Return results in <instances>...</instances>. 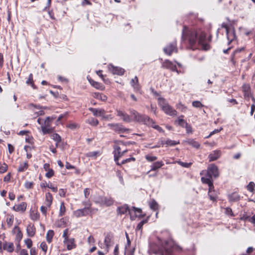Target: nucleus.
<instances>
[{
    "instance_id": "obj_1",
    "label": "nucleus",
    "mask_w": 255,
    "mask_h": 255,
    "mask_svg": "<svg viewBox=\"0 0 255 255\" xmlns=\"http://www.w3.org/2000/svg\"><path fill=\"white\" fill-rule=\"evenodd\" d=\"M211 35L207 38L206 32L200 28L186 25L183 27L182 39L189 49L195 50L200 47L201 50L208 51L211 48L208 42L211 41Z\"/></svg>"
},
{
    "instance_id": "obj_2",
    "label": "nucleus",
    "mask_w": 255,
    "mask_h": 255,
    "mask_svg": "<svg viewBox=\"0 0 255 255\" xmlns=\"http://www.w3.org/2000/svg\"><path fill=\"white\" fill-rule=\"evenodd\" d=\"M174 246V242L171 239L158 238L157 243L150 245V251L156 255H173Z\"/></svg>"
},
{
    "instance_id": "obj_3",
    "label": "nucleus",
    "mask_w": 255,
    "mask_h": 255,
    "mask_svg": "<svg viewBox=\"0 0 255 255\" xmlns=\"http://www.w3.org/2000/svg\"><path fill=\"white\" fill-rule=\"evenodd\" d=\"M130 114L134 121L142 123L147 126L151 127L159 132H164V131L162 128L158 125H156L155 121L148 116L140 114L134 110H130Z\"/></svg>"
},
{
    "instance_id": "obj_4",
    "label": "nucleus",
    "mask_w": 255,
    "mask_h": 255,
    "mask_svg": "<svg viewBox=\"0 0 255 255\" xmlns=\"http://www.w3.org/2000/svg\"><path fill=\"white\" fill-rule=\"evenodd\" d=\"M200 175L202 176L201 181L203 183V179L209 180L213 183V180L212 177L217 178L219 176V173L218 168L214 164H210L207 170H203L200 172Z\"/></svg>"
},
{
    "instance_id": "obj_5",
    "label": "nucleus",
    "mask_w": 255,
    "mask_h": 255,
    "mask_svg": "<svg viewBox=\"0 0 255 255\" xmlns=\"http://www.w3.org/2000/svg\"><path fill=\"white\" fill-rule=\"evenodd\" d=\"M53 120L54 118L52 117H47L45 119L38 118L37 123L40 125L41 131L44 135L53 132L54 128L51 126Z\"/></svg>"
},
{
    "instance_id": "obj_6",
    "label": "nucleus",
    "mask_w": 255,
    "mask_h": 255,
    "mask_svg": "<svg viewBox=\"0 0 255 255\" xmlns=\"http://www.w3.org/2000/svg\"><path fill=\"white\" fill-rule=\"evenodd\" d=\"M158 103L162 110L167 115L174 117L177 116V112L174 109L172 106L167 102L165 99L163 98H158Z\"/></svg>"
},
{
    "instance_id": "obj_7",
    "label": "nucleus",
    "mask_w": 255,
    "mask_h": 255,
    "mask_svg": "<svg viewBox=\"0 0 255 255\" xmlns=\"http://www.w3.org/2000/svg\"><path fill=\"white\" fill-rule=\"evenodd\" d=\"M69 229H66L63 231L62 237L64 238L63 243L66 246L68 250L75 249L77 247L75 240L73 238H69Z\"/></svg>"
},
{
    "instance_id": "obj_8",
    "label": "nucleus",
    "mask_w": 255,
    "mask_h": 255,
    "mask_svg": "<svg viewBox=\"0 0 255 255\" xmlns=\"http://www.w3.org/2000/svg\"><path fill=\"white\" fill-rule=\"evenodd\" d=\"M98 211V209L93 208L90 207H85L84 208L78 209L74 211V215L77 217L79 218L83 216H86L89 215L92 216V215L96 213Z\"/></svg>"
},
{
    "instance_id": "obj_9",
    "label": "nucleus",
    "mask_w": 255,
    "mask_h": 255,
    "mask_svg": "<svg viewBox=\"0 0 255 255\" xmlns=\"http://www.w3.org/2000/svg\"><path fill=\"white\" fill-rule=\"evenodd\" d=\"M96 203L101 206L110 207L114 205L115 200L111 196H100Z\"/></svg>"
},
{
    "instance_id": "obj_10",
    "label": "nucleus",
    "mask_w": 255,
    "mask_h": 255,
    "mask_svg": "<svg viewBox=\"0 0 255 255\" xmlns=\"http://www.w3.org/2000/svg\"><path fill=\"white\" fill-rule=\"evenodd\" d=\"M203 183L206 184L209 186L208 195L210 199L213 202H216L218 198L217 192L214 190V186L213 183L209 180L203 179Z\"/></svg>"
},
{
    "instance_id": "obj_11",
    "label": "nucleus",
    "mask_w": 255,
    "mask_h": 255,
    "mask_svg": "<svg viewBox=\"0 0 255 255\" xmlns=\"http://www.w3.org/2000/svg\"><path fill=\"white\" fill-rule=\"evenodd\" d=\"M245 49L244 47L237 48L232 54L231 57V62L233 65L235 66L237 63V60L240 58L243 57L245 55Z\"/></svg>"
},
{
    "instance_id": "obj_12",
    "label": "nucleus",
    "mask_w": 255,
    "mask_h": 255,
    "mask_svg": "<svg viewBox=\"0 0 255 255\" xmlns=\"http://www.w3.org/2000/svg\"><path fill=\"white\" fill-rule=\"evenodd\" d=\"M108 126L119 133L128 132L130 130L129 129L125 128L122 125L119 124H109Z\"/></svg>"
},
{
    "instance_id": "obj_13",
    "label": "nucleus",
    "mask_w": 255,
    "mask_h": 255,
    "mask_svg": "<svg viewBox=\"0 0 255 255\" xmlns=\"http://www.w3.org/2000/svg\"><path fill=\"white\" fill-rule=\"evenodd\" d=\"M104 244L106 246L107 253H108L110 247L114 244V235L113 233L109 232L105 235Z\"/></svg>"
},
{
    "instance_id": "obj_14",
    "label": "nucleus",
    "mask_w": 255,
    "mask_h": 255,
    "mask_svg": "<svg viewBox=\"0 0 255 255\" xmlns=\"http://www.w3.org/2000/svg\"><path fill=\"white\" fill-rule=\"evenodd\" d=\"M129 214L131 220H134L136 217L143 218L145 216V214H142L141 209L135 208V207H133L130 209V211H129Z\"/></svg>"
},
{
    "instance_id": "obj_15",
    "label": "nucleus",
    "mask_w": 255,
    "mask_h": 255,
    "mask_svg": "<svg viewBox=\"0 0 255 255\" xmlns=\"http://www.w3.org/2000/svg\"><path fill=\"white\" fill-rule=\"evenodd\" d=\"M164 52L166 54L170 56L173 52H177V42L174 41L168 44L163 49Z\"/></svg>"
},
{
    "instance_id": "obj_16",
    "label": "nucleus",
    "mask_w": 255,
    "mask_h": 255,
    "mask_svg": "<svg viewBox=\"0 0 255 255\" xmlns=\"http://www.w3.org/2000/svg\"><path fill=\"white\" fill-rule=\"evenodd\" d=\"M242 91L244 94L245 100L249 101L252 93L251 88L249 84H244L242 86Z\"/></svg>"
},
{
    "instance_id": "obj_17",
    "label": "nucleus",
    "mask_w": 255,
    "mask_h": 255,
    "mask_svg": "<svg viewBox=\"0 0 255 255\" xmlns=\"http://www.w3.org/2000/svg\"><path fill=\"white\" fill-rule=\"evenodd\" d=\"M27 206V203L25 202H22L19 204L14 205L12 209L15 212L23 213L26 210Z\"/></svg>"
},
{
    "instance_id": "obj_18",
    "label": "nucleus",
    "mask_w": 255,
    "mask_h": 255,
    "mask_svg": "<svg viewBox=\"0 0 255 255\" xmlns=\"http://www.w3.org/2000/svg\"><path fill=\"white\" fill-rule=\"evenodd\" d=\"M12 234L15 235V241L20 242L23 237V234L18 226H15L12 230Z\"/></svg>"
},
{
    "instance_id": "obj_19",
    "label": "nucleus",
    "mask_w": 255,
    "mask_h": 255,
    "mask_svg": "<svg viewBox=\"0 0 255 255\" xmlns=\"http://www.w3.org/2000/svg\"><path fill=\"white\" fill-rule=\"evenodd\" d=\"M109 71L114 75H123L124 74L125 70L119 67H116L112 64L108 66Z\"/></svg>"
},
{
    "instance_id": "obj_20",
    "label": "nucleus",
    "mask_w": 255,
    "mask_h": 255,
    "mask_svg": "<svg viewBox=\"0 0 255 255\" xmlns=\"http://www.w3.org/2000/svg\"><path fill=\"white\" fill-rule=\"evenodd\" d=\"M26 234L29 237H33L36 233V229L34 224L30 223L26 227Z\"/></svg>"
},
{
    "instance_id": "obj_21",
    "label": "nucleus",
    "mask_w": 255,
    "mask_h": 255,
    "mask_svg": "<svg viewBox=\"0 0 255 255\" xmlns=\"http://www.w3.org/2000/svg\"><path fill=\"white\" fill-rule=\"evenodd\" d=\"M130 84L135 92H140L141 86L139 84L138 79L137 76H135L134 78L130 80Z\"/></svg>"
},
{
    "instance_id": "obj_22",
    "label": "nucleus",
    "mask_w": 255,
    "mask_h": 255,
    "mask_svg": "<svg viewBox=\"0 0 255 255\" xmlns=\"http://www.w3.org/2000/svg\"><path fill=\"white\" fill-rule=\"evenodd\" d=\"M162 67L165 69H170L172 71H176L177 67L171 61L165 60L162 63Z\"/></svg>"
},
{
    "instance_id": "obj_23",
    "label": "nucleus",
    "mask_w": 255,
    "mask_h": 255,
    "mask_svg": "<svg viewBox=\"0 0 255 255\" xmlns=\"http://www.w3.org/2000/svg\"><path fill=\"white\" fill-rule=\"evenodd\" d=\"M116 112L117 116L121 117L124 122L129 123L131 121L129 116L125 111L117 109Z\"/></svg>"
},
{
    "instance_id": "obj_24",
    "label": "nucleus",
    "mask_w": 255,
    "mask_h": 255,
    "mask_svg": "<svg viewBox=\"0 0 255 255\" xmlns=\"http://www.w3.org/2000/svg\"><path fill=\"white\" fill-rule=\"evenodd\" d=\"M221 155V151L219 150H215L210 153L208 156L209 162L217 160Z\"/></svg>"
},
{
    "instance_id": "obj_25",
    "label": "nucleus",
    "mask_w": 255,
    "mask_h": 255,
    "mask_svg": "<svg viewBox=\"0 0 255 255\" xmlns=\"http://www.w3.org/2000/svg\"><path fill=\"white\" fill-rule=\"evenodd\" d=\"M87 79L90 84L93 87L100 90H104L105 89V86L102 83L95 81L91 77H88Z\"/></svg>"
},
{
    "instance_id": "obj_26",
    "label": "nucleus",
    "mask_w": 255,
    "mask_h": 255,
    "mask_svg": "<svg viewBox=\"0 0 255 255\" xmlns=\"http://www.w3.org/2000/svg\"><path fill=\"white\" fill-rule=\"evenodd\" d=\"M106 112L103 109L99 108L97 117H102L103 120H110L113 119L111 115H106Z\"/></svg>"
},
{
    "instance_id": "obj_27",
    "label": "nucleus",
    "mask_w": 255,
    "mask_h": 255,
    "mask_svg": "<svg viewBox=\"0 0 255 255\" xmlns=\"http://www.w3.org/2000/svg\"><path fill=\"white\" fill-rule=\"evenodd\" d=\"M43 169L47 171L45 173V176L47 178H51L54 175V171L52 168H50L49 163H45L43 165Z\"/></svg>"
},
{
    "instance_id": "obj_28",
    "label": "nucleus",
    "mask_w": 255,
    "mask_h": 255,
    "mask_svg": "<svg viewBox=\"0 0 255 255\" xmlns=\"http://www.w3.org/2000/svg\"><path fill=\"white\" fill-rule=\"evenodd\" d=\"M228 200L230 202L239 201L241 199V196L237 192H234L228 196Z\"/></svg>"
},
{
    "instance_id": "obj_29",
    "label": "nucleus",
    "mask_w": 255,
    "mask_h": 255,
    "mask_svg": "<svg viewBox=\"0 0 255 255\" xmlns=\"http://www.w3.org/2000/svg\"><path fill=\"white\" fill-rule=\"evenodd\" d=\"M3 249L8 253H11L14 251L13 243L11 242H4L2 246Z\"/></svg>"
},
{
    "instance_id": "obj_30",
    "label": "nucleus",
    "mask_w": 255,
    "mask_h": 255,
    "mask_svg": "<svg viewBox=\"0 0 255 255\" xmlns=\"http://www.w3.org/2000/svg\"><path fill=\"white\" fill-rule=\"evenodd\" d=\"M29 217L31 220L36 221L40 219V214L37 209H31L29 212Z\"/></svg>"
},
{
    "instance_id": "obj_31",
    "label": "nucleus",
    "mask_w": 255,
    "mask_h": 255,
    "mask_svg": "<svg viewBox=\"0 0 255 255\" xmlns=\"http://www.w3.org/2000/svg\"><path fill=\"white\" fill-rule=\"evenodd\" d=\"M121 145H126L127 143H125L123 141H120L118 142L115 143L113 145L114 151L113 153L114 155L116 154H119L120 152H122V148L121 147Z\"/></svg>"
},
{
    "instance_id": "obj_32",
    "label": "nucleus",
    "mask_w": 255,
    "mask_h": 255,
    "mask_svg": "<svg viewBox=\"0 0 255 255\" xmlns=\"http://www.w3.org/2000/svg\"><path fill=\"white\" fill-rule=\"evenodd\" d=\"M29 165L27 161L21 162L17 168V171L18 173L25 172L29 167Z\"/></svg>"
},
{
    "instance_id": "obj_33",
    "label": "nucleus",
    "mask_w": 255,
    "mask_h": 255,
    "mask_svg": "<svg viewBox=\"0 0 255 255\" xmlns=\"http://www.w3.org/2000/svg\"><path fill=\"white\" fill-rule=\"evenodd\" d=\"M129 211H130V209H129L128 206L127 204L119 207L117 210L118 214L121 215H124L128 212L129 213Z\"/></svg>"
},
{
    "instance_id": "obj_34",
    "label": "nucleus",
    "mask_w": 255,
    "mask_h": 255,
    "mask_svg": "<svg viewBox=\"0 0 255 255\" xmlns=\"http://www.w3.org/2000/svg\"><path fill=\"white\" fill-rule=\"evenodd\" d=\"M164 165L162 161H157L154 162L151 166V169L147 173L151 171H156L158 169L160 168L162 166Z\"/></svg>"
},
{
    "instance_id": "obj_35",
    "label": "nucleus",
    "mask_w": 255,
    "mask_h": 255,
    "mask_svg": "<svg viewBox=\"0 0 255 255\" xmlns=\"http://www.w3.org/2000/svg\"><path fill=\"white\" fill-rule=\"evenodd\" d=\"M53 200V197L52 194L50 192H47L45 194V199L44 201V205L51 206Z\"/></svg>"
},
{
    "instance_id": "obj_36",
    "label": "nucleus",
    "mask_w": 255,
    "mask_h": 255,
    "mask_svg": "<svg viewBox=\"0 0 255 255\" xmlns=\"http://www.w3.org/2000/svg\"><path fill=\"white\" fill-rule=\"evenodd\" d=\"M128 151V149H124L122 152H120L119 154H116L114 155V161L117 165H120L119 159L122 158L124 155Z\"/></svg>"
},
{
    "instance_id": "obj_37",
    "label": "nucleus",
    "mask_w": 255,
    "mask_h": 255,
    "mask_svg": "<svg viewBox=\"0 0 255 255\" xmlns=\"http://www.w3.org/2000/svg\"><path fill=\"white\" fill-rule=\"evenodd\" d=\"M226 34H227V39L229 41L228 44H230L236 38V36L235 34V31L234 30H230L229 31H228V33H226Z\"/></svg>"
},
{
    "instance_id": "obj_38",
    "label": "nucleus",
    "mask_w": 255,
    "mask_h": 255,
    "mask_svg": "<svg viewBox=\"0 0 255 255\" xmlns=\"http://www.w3.org/2000/svg\"><path fill=\"white\" fill-rule=\"evenodd\" d=\"M26 84L27 85L30 86L33 89H37V87L34 84V82L33 80V76L32 73H30L29 76L27 80L26 81Z\"/></svg>"
},
{
    "instance_id": "obj_39",
    "label": "nucleus",
    "mask_w": 255,
    "mask_h": 255,
    "mask_svg": "<svg viewBox=\"0 0 255 255\" xmlns=\"http://www.w3.org/2000/svg\"><path fill=\"white\" fill-rule=\"evenodd\" d=\"M186 142L196 149H199L200 147V144L193 139H188Z\"/></svg>"
},
{
    "instance_id": "obj_40",
    "label": "nucleus",
    "mask_w": 255,
    "mask_h": 255,
    "mask_svg": "<svg viewBox=\"0 0 255 255\" xmlns=\"http://www.w3.org/2000/svg\"><path fill=\"white\" fill-rule=\"evenodd\" d=\"M54 236V232L53 230H49L47 231L46 235V239L47 242L50 244L52 242L53 238Z\"/></svg>"
},
{
    "instance_id": "obj_41",
    "label": "nucleus",
    "mask_w": 255,
    "mask_h": 255,
    "mask_svg": "<svg viewBox=\"0 0 255 255\" xmlns=\"http://www.w3.org/2000/svg\"><path fill=\"white\" fill-rule=\"evenodd\" d=\"M184 116L181 115L177 120H175V123H177L179 126L184 128L187 124V122L183 119Z\"/></svg>"
},
{
    "instance_id": "obj_42",
    "label": "nucleus",
    "mask_w": 255,
    "mask_h": 255,
    "mask_svg": "<svg viewBox=\"0 0 255 255\" xmlns=\"http://www.w3.org/2000/svg\"><path fill=\"white\" fill-rule=\"evenodd\" d=\"M101 153L99 151H95L92 152H89L86 153V156L87 157L93 158L96 159L98 156H100Z\"/></svg>"
},
{
    "instance_id": "obj_43",
    "label": "nucleus",
    "mask_w": 255,
    "mask_h": 255,
    "mask_svg": "<svg viewBox=\"0 0 255 255\" xmlns=\"http://www.w3.org/2000/svg\"><path fill=\"white\" fill-rule=\"evenodd\" d=\"M51 207L47 205H42L40 207V210L43 216L45 217L47 216V212L50 210Z\"/></svg>"
},
{
    "instance_id": "obj_44",
    "label": "nucleus",
    "mask_w": 255,
    "mask_h": 255,
    "mask_svg": "<svg viewBox=\"0 0 255 255\" xmlns=\"http://www.w3.org/2000/svg\"><path fill=\"white\" fill-rule=\"evenodd\" d=\"M86 123L92 126H97L99 124V121L94 118H90L86 121Z\"/></svg>"
},
{
    "instance_id": "obj_45",
    "label": "nucleus",
    "mask_w": 255,
    "mask_h": 255,
    "mask_svg": "<svg viewBox=\"0 0 255 255\" xmlns=\"http://www.w3.org/2000/svg\"><path fill=\"white\" fill-rule=\"evenodd\" d=\"M66 213V207L64 202H62L60 203V209L59 212V216L62 217L65 215Z\"/></svg>"
},
{
    "instance_id": "obj_46",
    "label": "nucleus",
    "mask_w": 255,
    "mask_h": 255,
    "mask_svg": "<svg viewBox=\"0 0 255 255\" xmlns=\"http://www.w3.org/2000/svg\"><path fill=\"white\" fill-rule=\"evenodd\" d=\"M94 97L102 101H105L107 100V97L105 95L98 92L95 93Z\"/></svg>"
},
{
    "instance_id": "obj_47",
    "label": "nucleus",
    "mask_w": 255,
    "mask_h": 255,
    "mask_svg": "<svg viewBox=\"0 0 255 255\" xmlns=\"http://www.w3.org/2000/svg\"><path fill=\"white\" fill-rule=\"evenodd\" d=\"M6 222L8 228L11 227L13 223V215H8L6 219Z\"/></svg>"
},
{
    "instance_id": "obj_48",
    "label": "nucleus",
    "mask_w": 255,
    "mask_h": 255,
    "mask_svg": "<svg viewBox=\"0 0 255 255\" xmlns=\"http://www.w3.org/2000/svg\"><path fill=\"white\" fill-rule=\"evenodd\" d=\"M149 216L147 217L146 219L143 220L141 221L140 222H139L136 226V231L142 230V227H143V225L145 224V223H147V222L149 220Z\"/></svg>"
},
{
    "instance_id": "obj_49",
    "label": "nucleus",
    "mask_w": 255,
    "mask_h": 255,
    "mask_svg": "<svg viewBox=\"0 0 255 255\" xmlns=\"http://www.w3.org/2000/svg\"><path fill=\"white\" fill-rule=\"evenodd\" d=\"M145 159L149 162H153L157 159L156 156L152 155L151 154H148L145 156Z\"/></svg>"
},
{
    "instance_id": "obj_50",
    "label": "nucleus",
    "mask_w": 255,
    "mask_h": 255,
    "mask_svg": "<svg viewBox=\"0 0 255 255\" xmlns=\"http://www.w3.org/2000/svg\"><path fill=\"white\" fill-rule=\"evenodd\" d=\"M8 169L7 165L4 163H0V173L2 174L5 173Z\"/></svg>"
},
{
    "instance_id": "obj_51",
    "label": "nucleus",
    "mask_w": 255,
    "mask_h": 255,
    "mask_svg": "<svg viewBox=\"0 0 255 255\" xmlns=\"http://www.w3.org/2000/svg\"><path fill=\"white\" fill-rule=\"evenodd\" d=\"M166 145L167 146H174V145H177V144H179L180 143V142L178 141H176L175 140H171V139H167V140H166Z\"/></svg>"
},
{
    "instance_id": "obj_52",
    "label": "nucleus",
    "mask_w": 255,
    "mask_h": 255,
    "mask_svg": "<svg viewBox=\"0 0 255 255\" xmlns=\"http://www.w3.org/2000/svg\"><path fill=\"white\" fill-rule=\"evenodd\" d=\"M255 184L254 182H250L249 183V184L247 186V190L252 193H254V192L255 191Z\"/></svg>"
},
{
    "instance_id": "obj_53",
    "label": "nucleus",
    "mask_w": 255,
    "mask_h": 255,
    "mask_svg": "<svg viewBox=\"0 0 255 255\" xmlns=\"http://www.w3.org/2000/svg\"><path fill=\"white\" fill-rule=\"evenodd\" d=\"M149 206L150 208L154 211H156L158 209V205L154 200H153L149 203Z\"/></svg>"
},
{
    "instance_id": "obj_54",
    "label": "nucleus",
    "mask_w": 255,
    "mask_h": 255,
    "mask_svg": "<svg viewBox=\"0 0 255 255\" xmlns=\"http://www.w3.org/2000/svg\"><path fill=\"white\" fill-rule=\"evenodd\" d=\"M39 248H40V249H41L42 250V251L43 252H44V255H45L46 253H47V250H48V246H47L46 242H41L40 244Z\"/></svg>"
},
{
    "instance_id": "obj_55",
    "label": "nucleus",
    "mask_w": 255,
    "mask_h": 255,
    "mask_svg": "<svg viewBox=\"0 0 255 255\" xmlns=\"http://www.w3.org/2000/svg\"><path fill=\"white\" fill-rule=\"evenodd\" d=\"M34 185L33 182L26 181L24 184V186L26 189H31L33 188Z\"/></svg>"
},
{
    "instance_id": "obj_56",
    "label": "nucleus",
    "mask_w": 255,
    "mask_h": 255,
    "mask_svg": "<svg viewBox=\"0 0 255 255\" xmlns=\"http://www.w3.org/2000/svg\"><path fill=\"white\" fill-rule=\"evenodd\" d=\"M135 161V158L133 157H131L130 158H127L126 159H124L122 161L121 163H120V165L121 166L122 164H125L127 163H128L130 162H134Z\"/></svg>"
},
{
    "instance_id": "obj_57",
    "label": "nucleus",
    "mask_w": 255,
    "mask_h": 255,
    "mask_svg": "<svg viewBox=\"0 0 255 255\" xmlns=\"http://www.w3.org/2000/svg\"><path fill=\"white\" fill-rule=\"evenodd\" d=\"M176 108L182 112H185L187 109V107L181 103H179L176 105Z\"/></svg>"
},
{
    "instance_id": "obj_58",
    "label": "nucleus",
    "mask_w": 255,
    "mask_h": 255,
    "mask_svg": "<svg viewBox=\"0 0 255 255\" xmlns=\"http://www.w3.org/2000/svg\"><path fill=\"white\" fill-rule=\"evenodd\" d=\"M176 162L180 165L182 166V167H186V168L190 167L191 166V165L192 164V163H191V162L187 163V162H182L181 161H176Z\"/></svg>"
},
{
    "instance_id": "obj_59",
    "label": "nucleus",
    "mask_w": 255,
    "mask_h": 255,
    "mask_svg": "<svg viewBox=\"0 0 255 255\" xmlns=\"http://www.w3.org/2000/svg\"><path fill=\"white\" fill-rule=\"evenodd\" d=\"M52 138L56 141L57 143H59L61 141V136L56 133H53L52 135Z\"/></svg>"
},
{
    "instance_id": "obj_60",
    "label": "nucleus",
    "mask_w": 255,
    "mask_h": 255,
    "mask_svg": "<svg viewBox=\"0 0 255 255\" xmlns=\"http://www.w3.org/2000/svg\"><path fill=\"white\" fill-rule=\"evenodd\" d=\"M24 243L28 249H30L32 248L33 243L32 241L30 239L28 238L25 239L24 240Z\"/></svg>"
},
{
    "instance_id": "obj_61",
    "label": "nucleus",
    "mask_w": 255,
    "mask_h": 255,
    "mask_svg": "<svg viewBox=\"0 0 255 255\" xmlns=\"http://www.w3.org/2000/svg\"><path fill=\"white\" fill-rule=\"evenodd\" d=\"M225 214L227 215H229L231 217H234L235 215L232 211V209L230 207H227L225 208Z\"/></svg>"
},
{
    "instance_id": "obj_62",
    "label": "nucleus",
    "mask_w": 255,
    "mask_h": 255,
    "mask_svg": "<svg viewBox=\"0 0 255 255\" xmlns=\"http://www.w3.org/2000/svg\"><path fill=\"white\" fill-rule=\"evenodd\" d=\"M192 106L195 108H202L203 104L199 101H195L192 102Z\"/></svg>"
},
{
    "instance_id": "obj_63",
    "label": "nucleus",
    "mask_w": 255,
    "mask_h": 255,
    "mask_svg": "<svg viewBox=\"0 0 255 255\" xmlns=\"http://www.w3.org/2000/svg\"><path fill=\"white\" fill-rule=\"evenodd\" d=\"M11 174L10 172H9L3 178V181L6 183H8L11 178Z\"/></svg>"
},
{
    "instance_id": "obj_64",
    "label": "nucleus",
    "mask_w": 255,
    "mask_h": 255,
    "mask_svg": "<svg viewBox=\"0 0 255 255\" xmlns=\"http://www.w3.org/2000/svg\"><path fill=\"white\" fill-rule=\"evenodd\" d=\"M67 190L66 189H60L59 190V195L62 197H65L66 196Z\"/></svg>"
}]
</instances>
